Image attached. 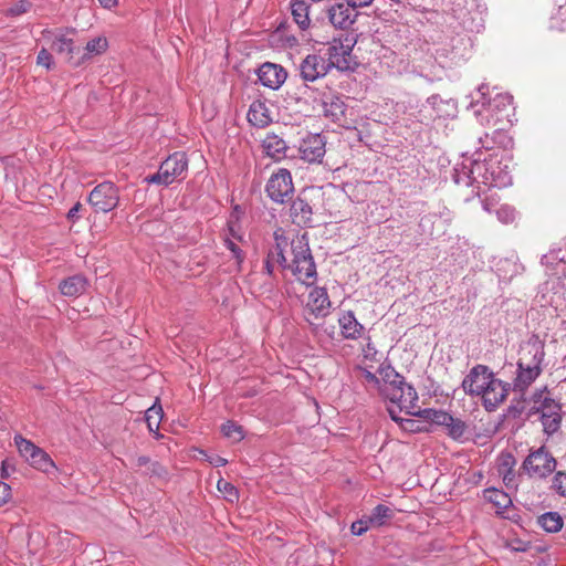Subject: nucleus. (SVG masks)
<instances>
[{
  "label": "nucleus",
  "instance_id": "aec40b11",
  "mask_svg": "<svg viewBox=\"0 0 566 566\" xmlns=\"http://www.w3.org/2000/svg\"><path fill=\"white\" fill-rule=\"evenodd\" d=\"M322 109L326 118L340 126L347 125V107L342 97L336 95L325 97L322 102Z\"/></svg>",
  "mask_w": 566,
  "mask_h": 566
},
{
  "label": "nucleus",
  "instance_id": "6e6d98bb",
  "mask_svg": "<svg viewBox=\"0 0 566 566\" xmlns=\"http://www.w3.org/2000/svg\"><path fill=\"white\" fill-rule=\"evenodd\" d=\"M361 377L366 382L379 386V379L371 371L364 369L361 371Z\"/></svg>",
  "mask_w": 566,
  "mask_h": 566
},
{
  "label": "nucleus",
  "instance_id": "f704fd0d",
  "mask_svg": "<svg viewBox=\"0 0 566 566\" xmlns=\"http://www.w3.org/2000/svg\"><path fill=\"white\" fill-rule=\"evenodd\" d=\"M417 416L438 426L447 427L448 423H452V416L442 410L420 409V412Z\"/></svg>",
  "mask_w": 566,
  "mask_h": 566
},
{
  "label": "nucleus",
  "instance_id": "c756f323",
  "mask_svg": "<svg viewBox=\"0 0 566 566\" xmlns=\"http://www.w3.org/2000/svg\"><path fill=\"white\" fill-rule=\"evenodd\" d=\"M552 412L542 411V424L544 431L548 434L556 432L560 424V406L556 401H551Z\"/></svg>",
  "mask_w": 566,
  "mask_h": 566
},
{
  "label": "nucleus",
  "instance_id": "13d9d810",
  "mask_svg": "<svg viewBox=\"0 0 566 566\" xmlns=\"http://www.w3.org/2000/svg\"><path fill=\"white\" fill-rule=\"evenodd\" d=\"M82 205L76 202L67 212V218L72 221L76 220L78 217V212L81 210Z\"/></svg>",
  "mask_w": 566,
  "mask_h": 566
},
{
  "label": "nucleus",
  "instance_id": "473e14b6",
  "mask_svg": "<svg viewBox=\"0 0 566 566\" xmlns=\"http://www.w3.org/2000/svg\"><path fill=\"white\" fill-rule=\"evenodd\" d=\"M32 467L35 469L44 472L50 473L52 470L55 469V464L53 460L50 458V455L42 449L38 448L35 450L34 454L30 458L28 461Z\"/></svg>",
  "mask_w": 566,
  "mask_h": 566
},
{
  "label": "nucleus",
  "instance_id": "de8ad7c7",
  "mask_svg": "<svg viewBox=\"0 0 566 566\" xmlns=\"http://www.w3.org/2000/svg\"><path fill=\"white\" fill-rule=\"evenodd\" d=\"M32 3L29 0H18L7 9L6 15L17 18L30 11Z\"/></svg>",
  "mask_w": 566,
  "mask_h": 566
},
{
  "label": "nucleus",
  "instance_id": "a211bd4d",
  "mask_svg": "<svg viewBox=\"0 0 566 566\" xmlns=\"http://www.w3.org/2000/svg\"><path fill=\"white\" fill-rule=\"evenodd\" d=\"M350 52L352 46L344 44L342 40H333L327 49L328 59L326 62L329 64V70L336 67L340 71L350 67Z\"/></svg>",
  "mask_w": 566,
  "mask_h": 566
},
{
  "label": "nucleus",
  "instance_id": "ea45409f",
  "mask_svg": "<svg viewBox=\"0 0 566 566\" xmlns=\"http://www.w3.org/2000/svg\"><path fill=\"white\" fill-rule=\"evenodd\" d=\"M132 465L138 469L146 468L145 473L161 476L165 471L157 462H151L146 455H138L132 461Z\"/></svg>",
  "mask_w": 566,
  "mask_h": 566
},
{
  "label": "nucleus",
  "instance_id": "4d7b16f0",
  "mask_svg": "<svg viewBox=\"0 0 566 566\" xmlns=\"http://www.w3.org/2000/svg\"><path fill=\"white\" fill-rule=\"evenodd\" d=\"M209 461L210 464H212L213 467H223L228 463V460L220 457V455H210L208 457L207 459Z\"/></svg>",
  "mask_w": 566,
  "mask_h": 566
},
{
  "label": "nucleus",
  "instance_id": "79ce46f5",
  "mask_svg": "<svg viewBox=\"0 0 566 566\" xmlns=\"http://www.w3.org/2000/svg\"><path fill=\"white\" fill-rule=\"evenodd\" d=\"M224 437L233 442L241 441L244 438L243 428L234 421L228 420L221 427Z\"/></svg>",
  "mask_w": 566,
  "mask_h": 566
},
{
  "label": "nucleus",
  "instance_id": "f257e3e1",
  "mask_svg": "<svg viewBox=\"0 0 566 566\" xmlns=\"http://www.w3.org/2000/svg\"><path fill=\"white\" fill-rule=\"evenodd\" d=\"M453 180L459 186L471 187L481 197L491 188H504L512 184L510 159L497 153L484 157L482 151L472 157L462 156L453 168Z\"/></svg>",
  "mask_w": 566,
  "mask_h": 566
},
{
  "label": "nucleus",
  "instance_id": "1a4fd4ad",
  "mask_svg": "<svg viewBox=\"0 0 566 566\" xmlns=\"http://www.w3.org/2000/svg\"><path fill=\"white\" fill-rule=\"evenodd\" d=\"M522 468L530 476L545 478L555 470L556 461L542 447L526 457Z\"/></svg>",
  "mask_w": 566,
  "mask_h": 566
},
{
  "label": "nucleus",
  "instance_id": "9d476101",
  "mask_svg": "<svg viewBox=\"0 0 566 566\" xmlns=\"http://www.w3.org/2000/svg\"><path fill=\"white\" fill-rule=\"evenodd\" d=\"M294 187L291 172L287 169H280L272 174L268 180L265 191L275 202L283 203L293 193Z\"/></svg>",
  "mask_w": 566,
  "mask_h": 566
},
{
  "label": "nucleus",
  "instance_id": "864d4df0",
  "mask_svg": "<svg viewBox=\"0 0 566 566\" xmlns=\"http://www.w3.org/2000/svg\"><path fill=\"white\" fill-rule=\"evenodd\" d=\"M11 497V488L9 484L0 481V506L6 504Z\"/></svg>",
  "mask_w": 566,
  "mask_h": 566
},
{
  "label": "nucleus",
  "instance_id": "f03ea898",
  "mask_svg": "<svg viewBox=\"0 0 566 566\" xmlns=\"http://www.w3.org/2000/svg\"><path fill=\"white\" fill-rule=\"evenodd\" d=\"M541 263L547 276L538 291L541 305L554 307L566 329V244L544 254Z\"/></svg>",
  "mask_w": 566,
  "mask_h": 566
},
{
  "label": "nucleus",
  "instance_id": "8fccbe9b",
  "mask_svg": "<svg viewBox=\"0 0 566 566\" xmlns=\"http://www.w3.org/2000/svg\"><path fill=\"white\" fill-rule=\"evenodd\" d=\"M371 526L368 522V517L356 521L352 524L350 531L354 535H363Z\"/></svg>",
  "mask_w": 566,
  "mask_h": 566
},
{
  "label": "nucleus",
  "instance_id": "7c9ffc66",
  "mask_svg": "<svg viewBox=\"0 0 566 566\" xmlns=\"http://www.w3.org/2000/svg\"><path fill=\"white\" fill-rule=\"evenodd\" d=\"M291 11L294 21L302 30H306L310 27V6L304 0H293L291 2Z\"/></svg>",
  "mask_w": 566,
  "mask_h": 566
},
{
  "label": "nucleus",
  "instance_id": "052dcab7",
  "mask_svg": "<svg viewBox=\"0 0 566 566\" xmlns=\"http://www.w3.org/2000/svg\"><path fill=\"white\" fill-rule=\"evenodd\" d=\"M551 401H554V400L553 399H544V401L542 403L541 412L544 410L547 411L548 413L552 412V407L549 406Z\"/></svg>",
  "mask_w": 566,
  "mask_h": 566
},
{
  "label": "nucleus",
  "instance_id": "4be33fe9",
  "mask_svg": "<svg viewBox=\"0 0 566 566\" xmlns=\"http://www.w3.org/2000/svg\"><path fill=\"white\" fill-rule=\"evenodd\" d=\"M516 464L515 458L511 453H502L497 460V471L502 476L503 482L506 488H514L515 484V473L514 467Z\"/></svg>",
  "mask_w": 566,
  "mask_h": 566
},
{
  "label": "nucleus",
  "instance_id": "7ed1b4c3",
  "mask_svg": "<svg viewBox=\"0 0 566 566\" xmlns=\"http://www.w3.org/2000/svg\"><path fill=\"white\" fill-rule=\"evenodd\" d=\"M385 377L387 379L379 389L382 396L391 403L390 407L398 412L417 416L420 412V407L418 406L416 389L392 369H388L385 373Z\"/></svg>",
  "mask_w": 566,
  "mask_h": 566
},
{
  "label": "nucleus",
  "instance_id": "a19ab883",
  "mask_svg": "<svg viewBox=\"0 0 566 566\" xmlns=\"http://www.w3.org/2000/svg\"><path fill=\"white\" fill-rule=\"evenodd\" d=\"M163 419V409L160 406L153 405L146 410L145 420L150 432H157Z\"/></svg>",
  "mask_w": 566,
  "mask_h": 566
},
{
  "label": "nucleus",
  "instance_id": "4c0bfd02",
  "mask_svg": "<svg viewBox=\"0 0 566 566\" xmlns=\"http://www.w3.org/2000/svg\"><path fill=\"white\" fill-rule=\"evenodd\" d=\"M388 412L390 415V418L398 422L402 430L408 432H418L423 429V426L420 420L409 419V418H402L397 410H395L392 407H388Z\"/></svg>",
  "mask_w": 566,
  "mask_h": 566
},
{
  "label": "nucleus",
  "instance_id": "39448f33",
  "mask_svg": "<svg viewBox=\"0 0 566 566\" xmlns=\"http://www.w3.org/2000/svg\"><path fill=\"white\" fill-rule=\"evenodd\" d=\"M484 85L479 87L480 98L471 103L474 115L482 125L495 126L510 116L512 96L509 94H496L493 98L486 99Z\"/></svg>",
  "mask_w": 566,
  "mask_h": 566
},
{
  "label": "nucleus",
  "instance_id": "dca6fc26",
  "mask_svg": "<svg viewBox=\"0 0 566 566\" xmlns=\"http://www.w3.org/2000/svg\"><path fill=\"white\" fill-rule=\"evenodd\" d=\"M325 137L319 134H313L303 139L300 146L302 159L307 163H321L326 149Z\"/></svg>",
  "mask_w": 566,
  "mask_h": 566
},
{
  "label": "nucleus",
  "instance_id": "5fc2aeb1",
  "mask_svg": "<svg viewBox=\"0 0 566 566\" xmlns=\"http://www.w3.org/2000/svg\"><path fill=\"white\" fill-rule=\"evenodd\" d=\"M482 202L483 209L486 212H492L496 206L497 200L494 195H491L490 197H485Z\"/></svg>",
  "mask_w": 566,
  "mask_h": 566
},
{
  "label": "nucleus",
  "instance_id": "e433bc0d",
  "mask_svg": "<svg viewBox=\"0 0 566 566\" xmlns=\"http://www.w3.org/2000/svg\"><path fill=\"white\" fill-rule=\"evenodd\" d=\"M52 35V49L59 53H67L72 57L74 43L63 32L50 33Z\"/></svg>",
  "mask_w": 566,
  "mask_h": 566
},
{
  "label": "nucleus",
  "instance_id": "37998d69",
  "mask_svg": "<svg viewBox=\"0 0 566 566\" xmlns=\"http://www.w3.org/2000/svg\"><path fill=\"white\" fill-rule=\"evenodd\" d=\"M107 39L105 36H96L86 43V55L92 56L103 54L107 50Z\"/></svg>",
  "mask_w": 566,
  "mask_h": 566
},
{
  "label": "nucleus",
  "instance_id": "4468645a",
  "mask_svg": "<svg viewBox=\"0 0 566 566\" xmlns=\"http://www.w3.org/2000/svg\"><path fill=\"white\" fill-rule=\"evenodd\" d=\"M329 71L326 59L318 54H308L300 64L301 77L306 82H314L324 77Z\"/></svg>",
  "mask_w": 566,
  "mask_h": 566
},
{
  "label": "nucleus",
  "instance_id": "49530a36",
  "mask_svg": "<svg viewBox=\"0 0 566 566\" xmlns=\"http://www.w3.org/2000/svg\"><path fill=\"white\" fill-rule=\"evenodd\" d=\"M496 213V217L500 222L502 223H512L517 216L516 210L509 206V205H501L497 209L494 210Z\"/></svg>",
  "mask_w": 566,
  "mask_h": 566
},
{
  "label": "nucleus",
  "instance_id": "f3484780",
  "mask_svg": "<svg viewBox=\"0 0 566 566\" xmlns=\"http://www.w3.org/2000/svg\"><path fill=\"white\" fill-rule=\"evenodd\" d=\"M287 77V73L279 64L263 63L258 70V78L260 83L271 90L280 88Z\"/></svg>",
  "mask_w": 566,
  "mask_h": 566
},
{
  "label": "nucleus",
  "instance_id": "b1692460",
  "mask_svg": "<svg viewBox=\"0 0 566 566\" xmlns=\"http://www.w3.org/2000/svg\"><path fill=\"white\" fill-rule=\"evenodd\" d=\"M262 147L265 155L276 161L281 160L286 155V144L282 138H280L276 135H268L263 139Z\"/></svg>",
  "mask_w": 566,
  "mask_h": 566
},
{
  "label": "nucleus",
  "instance_id": "3c124183",
  "mask_svg": "<svg viewBox=\"0 0 566 566\" xmlns=\"http://www.w3.org/2000/svg\"><path fill=\"white\" fill-rule=\"evenodd\" d=\"M554 489L560 494L566 496V473L558 472L554 478Z\"/></svg>",
  "mask_w": 566,
  "mask_h": 566
},
{
  "label": "nucleus",
  "instance_id": "bf43d9fd",
  "mask_svg": "<svg viewBox=\"0 0 566 566\" xmlns=\"http://www.w3.org/2000/svg\"><path fill=\"white\" fill-rule=\"evenodd\" d=\"M99 4L105 9H112L117 6L118 0H98Z\"/></svg>",
  "mask_w": 566,
  "mask_h": 566
},
{
  "label": "nucleus",
  "instance_id": "a878e982",
  "mask_svg": "<svg viewBox=\"0 0 566 566\" xmlns=\"http://www.w3.org/2000/svg\"><path fill=\"white\" fill-rule=\"evenodd\" d=\"M275 247L270 251L266 261V270L269 273H272L273 263H277L279 265L286 268L287 258L285 255V247L287 242L284 238L275 237Z\"/></svg>",
  "mask_w": 566,
  "mask_h": 566
},
{
  "label": "nucleus",
  "instance_id": "6ab92c4d",
  "mask_svg": "<svg viewBox=\"0 0 566 566\" xmlns=\"http://www.w3.org/2000/svg\"><path fill=\"white\" fill-rule=\"evenodd\" d=\"M331 306L332 303L326 289L315 287L308 294L305 310L308 314L318 318L326 317L329 314Z\"/></svg>",
  "mask_w": 566,
  "mask_h": 566
},
{
  "label": "nucleus",
  "instance_id": "f8f14e48",
  "mask_svg": "<svg viewBox=\"0 0 566 566\" xmlns=\"http://www.w3.org/2000/svg\"><path fill=\"white\" fill-rule=\"evenodd\" d=\"M329 22L339 30L349 29L358 17V11L348 1L342 0L328 9Z\"/></svg>",
  "mask_w": 566,
  "mask_h": 566
},
{
  "label": "nucleus",
  "instance_id": "9b49d317",
  "mask_svg": "<svg viewBox=\"0 0 566 566\" xmlns=\"http://www.w3.org/2000/svg\"><path fill=\"white\" fill-rule=\"evenodd\" d=\"M493 376L494 374L486 366L478 365L464 377L462 388L471 396L481 397Z\"/></svg>",
  "mask_w": 566,
  "mask_h": 566
},
{
  "label": "nucleus",
  "instance_id": "393cba45",
  "mask_svg": "<svg viewBox=\"0 0 566 566\" xmlns=\"http://www.w3.org/2000/svg\"><path fill=\"white\" fill-rule=\"evenodd\" d=\"M290 214L294 223L305 226L311 221L312 208L304 199L296 198L291 205Z\"/></svg>",
  "mask_w": 566,
  "mask_h": 566
},
{
  "label": "nucleus",
  "instance_id": "72a5a7b5",
  "mask_svg": "<svg viewBox=\"0 0 566 566\" xmlns=\"http://www.w3.org/2000/svg\"><path fill=\"white\" fill-rule=\"evenodd\" d=\"M538 524L548 533H557L563 528L564 521L559 513L547 512L538 517Z\"/></svg>",
  "mask_w": 566,
  "mask_h": 566
},
{
  "label": "nucleus",
  "instance_id": "cd10ccee",
  "mask_svg": "<svg viewBox=\"0 0 566 566\" xmlns=\"http://www.w3.org/2000/svg\"><path fill=\"white\" fill-rule=\"evenodd\" d=\"M59 289L65 296H78L84 293L86 289V280L81 275H74L62 281Z\"/></svg>",
  "mask_w": 566,
  "mask_h": 566
},
{
  "label": "nucleus",
  "instance_id": "412c9836",
  "mask_svg": "<svg viewBox=\"0 0 566 566\" xmlns=\"http://www.w3.org/2000/svg\"><path fill=\"white\" fill-rule=\"evenodd\" d=\"M338 324L342 335L347 339H357L365 331L352 311L344 312L338 318Z\"/></svg>",
  "mask_w": 566,
  "mask_h": 566
},
{
  "label": "nucleus",
  "instance_id": "bb28decb",
  "mask_svg": "<svg viewBox=\"0 0 566 566\" xmlns=\"http://www.w3.org/2000/svg\"><path fill=\"white\" fill-rule=\"evenodd\" d=\"M465 43L464 39H458L457 44L452 46L451 51H448L446 48L437 49V60L443 66H447V61H442V59H448L450 63H457L462 57H464Z\"/></svg>",
  "mask_w": 566,
  "mask_h": 566
},
{
  "label": "nucleus",
  "instance_id": "423d86ee",
  "mask_svg": "<svg viewBox=\"0 0 566 566\" xmlns=\"http://www.w3.org/2000/svg\"><path fill=\"white\" fill-rule=\"evenodd\" d=\"M291 255V262L287 261L286 268L302 284L306 286L314 285L317 279L316 265L305 235L292 240Z\"/></svg>",
  "mask_w": 566,
  "mask_h": 566
},
{
  "label": "nucleus",
  "instance_id": "a18cd8bd",
  "mask_svg": "<svg viewBox=\"0 0 566 566\" xmlns=\"http://www.w3.org/2000/svg\"><path fill=\"white\" fill-rule=\"evenodd\" d=\"M15 446L20 452V454L25 458L27 461L30 460V458L34 454L35 450H38L39 447H36L31 441L22 438L21 436L14 437Z\"/></svg>",
  "mask_w": 566,
  "mask_h": 566
},
{
  "label": "nucleus",
  "instance_id": "0eeeda50",
  "mask_svg": "<svg viewBox=\"0 0 566 566\" xmlns=\"http://www.w3.org/2000/svg\"><path fill=\"white\" fill-rule=\"evenodd\" d=\"M188 169V160L185 153H174L166 158L158 171L145 178L148 184H156L161 186H169L178 179L185 178Z\"/></svg>",
  "mask_w": 566,
  "mask_h": 566
},
{
  "label": "nucleus",
  "instance_id": "5701e85b",
  "mask_svg": "<svg viewBox=\"0 0 566 566\" xmlns=\"http://www.w3.org/2000/svg\"><path fill=\"white\" fill-rule=\"evenodd\" d=\"M248 120L255 127L269 125L271 115L266 104L261 101H254L248 111Z\"/></svg>",
  "mask_w": 566,
  "mask_h": 566
},
{
  "label": "nucleus",
  "instance_id": "c85d7f7f",
  "mask_svg": "<svg viewBox=\"0 0 566 566\" xmlns=\"http://www.w3.org/2000/svg\"><path fill=\"white\" fill-rule=\"evenodd\" d=\"M523 270V265L513 259L501 260L496 265L497 275L503 282H510L514 276L521 274Z\"/></svg>",
  "mask_w": 566,
  "mask_h": 566
},
{
  "label": "nucleus",
  "instance_id": "2eb2a0df",
  "mask_svg": "<svg viewBox=\"0 0 566 566\" xmlns=\"http://www.w3.org/2000/svg\"><path fill=\"white\" fill-rule=\"evenodd\" d=\"M510 391V384L502 381L495 376L489 381L484 392L481 396L483 406L486 410H494L500 403L504 401Z\"/></svg>",
  "mask_w": 566,
  "mask_h": 566
},
{
  "label": "nucleus",
  "instance_id": "6e6552de",
  "mask_svg": "<svg viewBox=\"0 0 566 566\" xmlns=\"http://www.w3.org/2000/svg\"><path fill=\"white\" fill-rule=\"evenodd\" d=\"M88 202L96 212H109L119 203V189L111 181L98 184L90 192Z\"/></svg>",
  "mask_w": 566,
  "mask_h": 566
},
{
  "label": "nucleus",
  "instance_id": "2f4dec72",
  "mask_svg": "<svg viewBox=\"0 0 566 566\" xmlns=\"http://www.w3.org/2000/svg\"><path fill=\"white\" fill-rule=\"evenodd\" d=\"M229 232L232 238L226 237L223 240L224 247L229 250L230 256L233 259V264L231 265V271H239L241 263L243 261V255L240 247L235 242L234 229L232 226L229 227Z\"/></svg>",
  "mask_w": 566,
  "mask_h": 566
},
{
  "label": "nucleus",
  "instance_id": "20e7f679",
  "mask_svg": "<svg viewBox=\"0 0 566 566\" xmlns=\"http://www.w3.org/2000/svg\"><path fill=\"white\" fill-rule=\"evenodd\" d=\"M545 352L544 344L533 336L521 349L517 363L518 373L514 381L515 389L523 391L539 376Z\"/></svg>",
  "mask_w": 566,
  "mask_h": 566
},
{
  "label": "nucleus",
  "instance_id": "c9c22d12",
  "mask_svg": "<svg viewBox=\"0 0 566 566\" xmlns=\"http://www.w3.org/2000/svg\"><path fill=\"white\" fill-rule=\"evenodd\" d=\"M485 499L497 510H505L512 505V500L507 493L497 489H489L484 493Z\"/></svg>",
  "mask_w": 566,
  "mask_h": 566
},
{
  "label": "nucleus",
  "instance_id": "09e8293b",
  "mask_svg": "<svg viewBox=\"0 0 566 566\" xmlns=\"http://www.w3.org/2000/svg\"><path fill=\"white\" fill-rule=\"evenodd\" d=\"M446 428L448 429V434L453 439H460L465 430L464 423L459 419H454L453 417L452 423H448Z\"/></svg>",
  "mask_w": 566,
  "mask_h": 566
},
{
  "label": "nucleus",
  "instance_id": "58836bf2",
  "mask_svg": "<svg viewBox=\"0 0 566 566\" xmlns=\"http://www.w3.org/2000/svg\"><path fill=\"white\" fill-rule=\"evenodd\" d=\"M392 515L394 512L389 506L379 504L367 517L371 526H382Z\"/></svg>",
  "mask_w": 566,
  "mask_h": 566
},
{
  "label": "nucleus",
  "instance_id": "ddd939ff",
  "mask_svg": "<svg viewBox=\"0 0 566 566\" xmlns=\"http://www.w3.org/2000/svg\"><path fill=\"white\" fill-rule=\"evenodd\" d=\"M457 103L454 99H442L438 95L430 96L422 105L421 113H426L424 118H447L455 115Z\"/></svg>",
  "mask_w": 566,
  "mask_h": 566
},
{
  "label": "nucleus",
  "instance_id": "c03bdc74",
  "mask_svg": "<svg viewBox=\"0 0 566 566\" xmlns=\"http://www.w3.org/2000/svg\"><path fill=\"white\" fill-rule=\"evenodd\" d=\"M217 489L223 495V497L231 503L239 499V493L235 486L224 479H219Z\"/></svg>",
  "mask_w": 566,
  "mask_h": 566
},
{
  "label": "nucleus",
  "instance_id": "603ef678",
  "mask_svg": "<svg viewBox=\"0 0 566 566\" xmlns=\"http://www.w3.org/2000/svg\"><path fill=\"white\" fill-rule=\"evenodd\" d=\"M36 63L39 65L45 66L46 69H50L53 64L52 55L46 49H42L36 57Z\"/></svg>",
  "mask_w": 566,
  "mask_h": 566
}]
</instances>
